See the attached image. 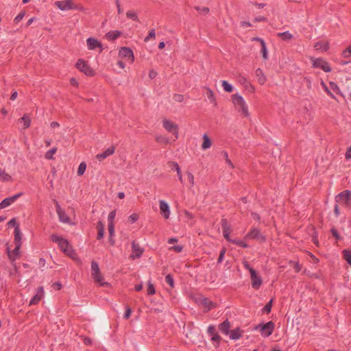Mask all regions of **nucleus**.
I'll list each match as a JSON object with an SVG mask.
<instances>
[{
    "label": "nucleus",
    "instance_id": "nucleus-23",
    "mask_svg": "<svg viewBox=\"0 0 351 351\" xmlns=\"http://www.w3.org/2000/svg\"><path fill=\"white\" fill-rule=\"evenodd\" d=\"M160 209L165 219L169 217L170 211L169 205L163 200L160 201Z\"/></svg>",
    "mask_w": 351,
    "mask_h": 351
},
{
    "label": "nucleus",
    "instance_id": "nucleus-52",
    "mask_svg": "<svg viewBox=\"0 0 351 351\" xmlns=\"http://www.w3.org/2000/svg\"><path fill=\"white\" fill-rule=\"evenodd\" d=\"M226 248L225 247H223L221 250H220V252H219V258L217 259V263H221L223 260V258H224V255L226 254Z\"/></svg>",
    "mask_w": 351,
    "mask_h": 351
},
{
    "label": "nucleus",
    "instance_id": "nucleus-58",
    "mask_svg": "<svg viewBox=\"0 0 351 351\" xmlns=\"http://www.w3.org/2000/svg\"><path fill=\"white\" fill-rule=\"evenodd\" d=\"M138 215H137L136 213H133L129 217L128 220L130 221V223H133L135 221H136L138 220Z\"/></svg>",
    "mask_w": 351,
    "mask_h": 351
},
{
    "label": "nucleus",
    "instance_id": "nucleus-53",
    "mask_svg": "<svg viewBox=\"0 0 351 351\" xmlns=\"http://www.w3.org/2000/svg\"><path fill=\"white\" fill-rule=\"evenodd\" d=\"M342 56L346 58L351 57V45L343 51Z\"/></svg>",
    "mask_w": 351,
    "mask_h": 351
},
{
    "label": "nucleus",
    "instance_id": "nucleus-13",
    "mask_svg": "<svg viewBox=\"0 0 351 351\" xmlns=\"http://www.w3.org/2000/svg\"><path fill=\"white\" fill-rule=\"evenodd\" d=\"M221 225L223 232V235L224 238L229 242H231L232 240L230 239V235L231 232L230 226L228 223V221L226 219H222L221 220Z\"/></svg>",
    "mask_w": 351,
    "mask_h": 351
},
{
    "label": "nucleus",
    "instance_id": "nucleus-21",
    "mask_svg": "<svg viewBox=\"0 0 351 351\" xmlns=\"http://www.w3.org/2000/svg\"><path fill=\"white\" fill-rule=\"evenodd\" d=\"M200 304L204 306L206 312L216 307V304L207 298H202L200 299Z\"/></svg>",
    "mask_w": 351,
    "mask_h": 351
},
{
    "label": "nucleus",
    "instance_id": "nucleus-7",
    "mask_svg": "<svg viewBox=\"0 0 351 351\" xmlns=\"http://www.w3.org/2000/svg\"><path fill=\"white\" fill-rule=\"evenodd\" d=\"M245 239H255L261 243L266 241V237L264 236L258 228H253L245 236Z\"/></svg>",
    "mask_w": 351,
    "mask_h": 351
},
{
    "label": "nucleus",
    "instance_id": "nucleus-35",
    "mask_svg": "<svg viewBox=\"0 0 351 351\" xmlns=\"http://www.w3.org/2000/svg\"><path fill=\"white\" fill-rule=\"evenodd\" d=\"M212 145L211 141L208 136L207 134H204L203 136V143L202 144V148L203 149H207L210 147Z\"/></svg>",
    "mask_w": 351,
    "mask_h": 351
},
{
    "label": "nucleus",
    "instance_id": "nucleus-49",
    "mask_svg": "<svg viewBox=\"0 0 351 351\" xmlns=\"http://www.w3.org/2000/svg\"><path fill=\"white\" fill-rule=\"evenodd\" d=\"M272 302L273 300H270V301L265 304V306L263 307V311L264 312H266L267 313H269L271 311L272 307Z\"/></svg>",
    "mask_w": 351,
    "mask_h": 351
},
{
    "label": "nucleus",
    "instance_id": "nucleus-8",
    "mask_svg": "<svg viewBox=\"0 0 351 351\" xmlns=\"http://www.w3.org/2000/svg\"><path fill=\"white\" fill-rule=\"evenodd\" d=\"M76 67L88 76H93L95 75L94 70L82 59L77 60Z\"/></svg>",
    "mask_w": 351,
    "mask_h": 351
},
{
    "label": "nucleus",
    "instance_id": "nucleus-17",
    "mask_svg": "<svg viewBox=\"0 0 351 351\" xmlns=\"http://www.w3.org/2000/svg\"><path fill=\"white\" fill-rule=\"evenodd\" d=\"M21 245L19 243L15 244V247L12 252H10V248L7 247L8 256L11 261H14L16 258L20 256L19 250Z\"/></svg>",
    "mask_w": 351,
    "mask_h": 351
},
{
    "label": "nucleus",
    "instance_id": "nucleus-12",
    "mask_svg": "<svg viewBox=\"0 0 351 351\" xmlns=\"http://www.w3.org/2000/svg\"><path fill=\"white\" fill-rule=\"evenodd\" d=\"M55 5L63 11L73 10V8H75L73 0L58 1L55 2Z\"/></svg>",
    "mask_w": 351,
    "mask_h": 351
},
{
    "label": "nucleus",
    "instance_id": "nucleus-27",
    "mask_svg": "<svg viewBox=\"0 0 351 351\" xmlns=\"http://www.w3.org/2000/svg\"><path fill=\"white\" fill-rule=\"evenodd\" d=\"M314 48L316 51L322 50L323 51H327L329 49V43L328 42H317Z\"/></svg>",
    "mask_w": 351,
    "mask_h": 351
},
{
    "label": "nucleus",
    "instance_id": "nucleus-15",
    "mask_svg": "<svg viewBox=\"0 0 351 351\" xmlns=\"http://www.w3.org/2000/svg\"><path fill=\"white\" fill-rule=\"evenodd\" d=\"M56 212L58 215L59 219L63 223H69L70 218L66 215L65 212L61 208L60 204L57 201H55Z\"/></svg>",
    "mask_w": 351,
    "mask_h": 351
},
{
    "label": "nucleus",
    "instance_id": "nucleus-1",
    "mask_svg": "<svg viewBox=\"0 0 351 351\" xmlns=\"http://www.w3.org/2000/svg\"><path fill=\"white\" fill-rule=\"evenodd\" d=\"M51 240L53 242L58 243L61 251H62L65 254L73 258V255L75 252L70 245L68 240L54 234L51 235Z\"/></svg>",
    "mask_w": 351,
    "mask_h": 351
},
{
    "label": "nucleus",
    "instance_id": "nucleus-18",
    "mask_svg": "<svg viewBox=\"0 0 351 351\" xmlns=\"http://www.w3.org/2000/svg\"><path fill=\"white\" fill-rule=\"evenodd\" d=\"M132 254L131 257L133 259L141 257L143 252V249L141 248L138 243H136L135 241L132 243Z\"/></svg>",
    "mask_w": 351,
    "mask_h": 351
},
{
    "label": "nucleus",
    "instance_id": "nucleus-16",
    "mask_svg": "<svg viewBox=\"0 0 351 351\" xmlns=\"http://www.w3.org/2000/svg\"><path fill=\"white\" fill-rule=\"evenodd\" d=\"M22 193H19L16 195H14L12 197H6L0 203V209L5 208L14 203L20 196H21Z\"/></svg>",
    "mask_w": 351,
    "mask_h": 351
},
{
    "label": "nucleus",
    "instance_id": "nucleus-25",
    "mask_svg": "<svg viewBox=\"0 0 351 351\" xmlns=\"http://www.w3.org/2000/svg\"><path fill=\"white\" fill-rule=\"evenodd\" d=\"M243 333V330H241V328L238 327L230 331V338L232 340H237L241 337Z\"/></svg>",
    "mask_w": 351,
    "mask_h": 351
},
{
    "label": "nucleus",
    "instance_id": "nucleus-22",
    "mask_svg": "<svg viewBox=\"0 0 351 351\" xmlns=\"http://www.w3.org/2000/svg\"><path fill=\"white\" fill-rule=\"evenodd\" d=\"M114 151H115V147L110 146V147L107 148L104 152L97 154L96 158L99 161H102L105 158H106L108 156L112 155L114 153Z\"/></svg>",
    "mask_w": 351,
    "mask_h": 351
},
{
    "label": "nucleus",
    "instance_id": "nucleus-62",
    "mask_svg": "<svg viewBox=\"0 0 351 351\" xmlns=\"http://www.w3.org/2000/svg\"><path fill=\"white\" fill-rule=\"evenodd\" d=\"M132 313V310L130 307H127L125 314H124V318L128 319L130 317Z\"/></svg>",
    "mask_w": 351,
    "mask_h": 351
},
{
    "label": "nucleus",
    "instance_id": "nucleus-30",
    "mask_svg": "<svg viewBox=\"0 0 351 351\" xmlns=\"http://www.w3.org/2000/svg\"><path fill=\"white\" fill-rule=\"evenodd\" d=\"M169 165L170 167H171L172 169H175L176 171L177 175H178V178H179V180L181 182H183L182 174L178 162L172 161V162H169Z\"/></svg>",
    "mask_w": 351,
    "mask_h": 351
},
{
    "label": "nucleus",
    "instance_id": "nucleus-50",
    "mask_svg": "<svg viewBox=\"0 0 351 351\" xmlns=\"http://www.w3.org/2000/svg\"><path fill=\"white\" fill-rule=\"evenodd\" d=\"M156 293L155 287L151 282H148L147 294L154 295Z\"/></svg>",
    "mask_w": 351,
    "mask_h": 351
},
{
    "label": "nucleus",
    "instance_id": "nucleus-44",
    "mask_svg": "<svg viewBox=\"0 0 351 351\" xmlns=\"http://www.w3.org/2000/svg\"><path fill=\"white\" fill-rule=\"evenodd\" d=\"M165 282L169 285L171 288L174 287V280L171 274H167L165 276Z\"/></svg>",
    "mask_w": 351,
    "mask_h": 351
},
{
    "label": "nucleus",
    "instance_id": "nucleus-34",
    "mask_svg": "<svg viewBox=\"0 0 351 351\" xmlns=\"http://www.w3.org/2000/svg\"><path fill=\"white\" fill-rule=\"evenodd\" d=\"M19 121H22L23 123V128L27 129L30 126L31 124V119L27 114H25L23 117H21Z\"/></svg>",
    "mask_w": 351,
    "mask_h": 351
},
{
    "label": "nucleus",
    "instance_id": "nucleus-59",
    "mask_svg": "<svg viewBox=\"0 0 351 351\" xmlns=\"http://www.w3.org/2000/svg\"><path fill=\"white\" fill-rule=\"evenodd\" d=\"M25 16V12H20L15 18H14V22L15 23H19L20 22L24 17Z\"/></svg>",
    "mask_w": 351,
    "mask_h": 351
},
{
    "label": "nucleus",
    "instance_id": "nucleus-54",
    "mask_svg": "<svg viewBox=\"0 0 351 351\" xmlns=\"http://www.w3.org/2000/svg\"><path fill=\"white\" fill-rule=\"evenodd\" d=\"M115 216H116V210H112L109 213L108 217V223H114Z\"/></svg>",
    "mask_w": 351,
    "mask_h": 351
},
{
    "label": "nucleus",
    "instance_id": "nucleus-61",
    "mask_svg": "<svg viewBox=\"0 0 351 351\" xmlns=\"http://www.w3.org/2000/svg\"><path fill=\"white\" fill-rule=\"evenodd\" d=\"M223 156L226 159V162L230 165L231 166L232 168L234 167L232 162L230 161V160L228 158V153L226 152H223Z\"/></svg>",
    "mask_w": 351,
    "mask_h": 351
},
{
    "label": "nucleus",
    "instance_id": "nucleus-19",
    "mask_svg": "<svg viewBox=\"0 0 351 351\" xmlns=\"http://www.w3.org/2000/svg\"><path fill=\"white\" fill-rule=\"evenodd\" d=\"M44 296V289L43 287L37 289L36 294L31 299L29 305L37 304Z\"/></svg>",
    "mask_w": 351,
    "mask_h": 351
},
{
    "label": "nucleus",
    "instance_id": "nucleus-60",
    "mask_svg": "<svg viewBox=\"0 0 351 351\" xmlns=\"http://www.w3.org/2000/svg\"><path fill=\"white\" fill-rule=\"evenodd\" d=\"M173 99L178 102H182L184 100V96L180 94H175L173 95Z\"/></svg>",
    "mask_w": 351,
    "mask_h": 351
},
{
    "label": "nucleus",
    "instance_id": "nucleus-29",
    "mask_svg": "<svg viewBox=\"0 0 351 351\" xmlns=\"http://www.w3.org/2000/svg\"><path fill=\"white\" fill-rule=\"evenodd\" d=\"M121 34L122 32L121 31L114 30L108 32L105 36L109 40H114L117 38H118Z\"/></svg>",
    "mask_w": 351,
    "mask_h": 351
},
{
    "label": "nucleus",
    "instance_id": "nucleus-31",
    "mask_svg": "<svg viewBox=\"0 0 351 351\" xmlns=\"http://www.w3.org/2000/svg\"><path fill=\"white\" fill-rule=\"evenodd\" d=\"M97 229L98 231L97 239L98 240H100L104 237V226L101 221H98V223L97 224Z\"/></svg>",
    "mask_w": 351,
    "mask_h": 351
},
{
    "label": "nucleus",
    "instance_id": "nucleus-43",
    "mask_svg": "<svg viewBox=\"0 0 351 351\" xmlns=\"http://www.w3.org/2000/svg\"><path fill=\"white\" fill-rule=\"evenodd\" d=\"M86 164L84 162H81L78 167V169H77V175L78 176L83 175L84 171H86Z\"/></svg>",
    "mask_w": 351,
    "mask_h": 351
},
{
    "label": "nucleus",
    "instance_id": "nucleus-41",
    "mask_svg": "<svg viewBox=\"0 0 351 351\" xmlns=\"http://www.w3.org/2000/svg\"><path fill=\"white\" fill-rule=\"evenodd\" d=\"M195 9L199 12V14L203 15H207L209 12L210 9L208 7H203L201 8L199 6H195Z\"/></svg>",
    "mask_w": 351,
    "mask_h": 351
},
{
    "label": "nucleus",
    "instance_id": "nucleus-26",
    "mask_svg": "<svg viewBox=\"0 0 351 351\" xmlns=\"http://www.w3.org/2000/svg\"><path fill=\"white\" fill-rule=\"evenodd\" d=\"M255 73L258 83L261 85H263L267 81V77L265 75L263 71L261 69L258 68L256 70Z\"/></svg>",
    "mask_w": 351,
    "mask_h": 351
},
{
    "label": "nucleus",
    "instance_id": "nucleus-39",
    "mask_svg": "<svg viewBox=\"0 0 351 351\" xmlns=\"http://www.w3.org/2000/svg\"><path fill=\"white\" fill-rule=\"evenodd\" d=\"M223 88V90L227 92V93H231L232 92L233 90V88H232V86L230 85L227 81H222V84H221Z\"/></svg>",
    "mask_w": 351,
    "mask_h": 351
},
{
    "label": "nucleus",
    "instance_id": "nucleus-51",
    "mask_svg": "<svg viewBox=\"0 0 351 351\" xmlns=\"http://www.w3.org/2000/svg\"><path fill=\"white\" fill-rule=\"evenodd\" d=\"M312 241L313 242V243L316 245V246H319V241H318V239H317V233L315 229V228H313V238H312Z\"/></svg>",
    "mask_w": 351,
    "mask_h": 351
},
{
    "label": "nucleus",
    "instance_id": "nucleus-28",
    "mask_svg": "<svg viewBox=\"0 0 351 351\" xmlns=\"http://www.w3.org/2000/svg\"><path fill=\"white\" fill-rule=\"evenodd\" d=\"M254 40H258L260 42L261 45V52L262 53L263 58L264 60H267V58H268L267 50L266 44H265V41L260 38H254Z\"/></svg>",
    "mask_w": 351,
    "mask_h": 351
},
{
    "label": "nucleus",
    "instance_id": "nucleus-47",
    "mask_svg": "<svg viewBox=\"0 0 351 351\" xmlns=\"http://www.w3.org/2000/svg\"><path fill=\"white\" fill-rule=\"evenodd\" d=\"M156 36V32L154 29H152L149 32L148 35L145 38L144 41L148 42L149 40L155 38Z\"/></svg>",
    "mask_w": 351,
    "mask_h": 351
},
{
    "label": "nucleus",
    "instance_id": "nucleus-36",
    "mask_svg": "<svg viewBox=\"0 0 351 351\" xmlns=\"http://www.w3.org/2000/svg\"><path fill=\"white\" fill-rule=\"evenodd\" d=\"M206 90L208 99L210 100L211 103H213L215 106H216L217 103L213 91L210 88L208 87H206Z\"/></svg>",
    "mask_w": 351,
    "mask_h": 351
},
{
    "label": "nucleus",
    "instance_id": "nucleus-38",
    "mask_svg": "<svg viewBox=\"0 0 351 351\" xmlns=\"http://www.w3.org/2000/svg\"><path fill=\"white\" fill-rule=\"evenodd\" d=\"M343 258L351 265V250H344L343 251Z\"/></svg>",
    "mask_w": 351,
    "mask_h": 351
},
{
    "label": "nucleus",
    "instance_id": "nucleus-10",
    "mask_svg": "<svg viewBox=\"0 0 351 351\" xmlns=\"http://www.w3.org/2000/svg\"><path fill=\"white\" fill-rule=\"evenodd\" d=\"M163 127L169 132L173 133L176 138H178V125L168 119H164L162 121Z\"/></svg>",
    "mask_w": 351,
    "mask_h": 351
},
{
    "label": "nucleus",
    "instance_id": "nucleus-48",
    "mask_svg": "<svg viewBox=\"0 0 351 351\" xmlns=\"http://www.w3.org/2000/svg\"><path fill=\"white\" fill-rule=\"evenodd\" d=\"M156 141L160 143L167 144L169 139L164 136H157L156 137Z\"/></svg>",
    "mask_w": 351,
    "mask_h": 351
},
{
    "label": "nucleus",
    "instance_id": "nucleus-6",
    "mask_svg": "<svg viewBox=\"0 0 351 351\" xmlns=\"http://www.w3.org/2000/svg\"><path fill=\"white\" fill-rule=\"evenodd\" d=\"M311 60L313 68H319L326 73L330 72L332 70L329 63L322 58H315L311 57Z\"/></svg>",
    "mask_w": 351,
    "mask_h": 351
},
{
    "label": "nucleus",
    "instance_id": "nucleus-42",
    "mask_svg": "<svg viewBox=\"0 0 351 351\" xmlns=\"http://www.w3.org/2000/svg\"><path fill=\"white\" fill-rule=\"evenodd\" d=\"M57 152V147H53L47 151L45 155V158L51 160L53 159V154Z\"/></svg>",
    "mask_w": 351,
    "mask_h": 351
},
{
    "label": "nucleus",
    "instance_id": "nucleus-20",
    "mask_svg": "<svg viewBox=\"0 0 351 351\" xmlns=\"http://www.w3.org/2000/svg\"><path fill=\"white\" fill-rule=\"evenodd\" d=\"M88 48L90 50H93L96 48H100L99 52H101L102 49V45L101 43L98 41L97 39L93 38H88L86 40Z\"/></svg>",
    "mask_w": 351,
    "mask_h": 351
},
{
    "label": "nucleus",
    "instance_id": "nucleus-11",
    "mask_svg": "<svg viewBox=\"0 0 351 351\" xmlns=\"http://www.w3.org/2000/svg\"><path fill=\"white\" fill-rule=\"evenodd\" d=\"M119 56L127 59L130 63H133L134 61V53L130 47H121L119 49Z\"/></svg>",
    "mask_w": 351,
    "mask_h": 351
},
{
    "label": "nucleus",
    "instance_id": "nucleus-32",
    "mask_svg": "<svg viewBox=\"0 0 351 351\" xmlns=\"http://www.w3.org/2000/svg\"><path fill=\"white\" fill-rule=\"evenodd\" d=\"M15 244L19 243L21 245V233L20 232L19 226H16L14 228V240Z\"/></svg>",
    "mask_w": 351,
    "mask_h": 351
},
{
    "label": "nucleus",
    "instance_id": "nucleus-2",
    "mask_svg": "<svg viewBox=\"0 0 351 351\" xmlns=\"http://www.w3.org/2000/svg\"><path fill=\"white\" fill-rule=\"evenodd\" d=\"M232 99L234 106L237 108L238 110L241 113L243 117H247L250 116L248 108L243 98L239 94H234L232 95Z\"/></svg>",
    "mask_w": 351,
    "mask_h": 351
},
{
    "label": "nucleus",
    "instance_id": "nucleus-55",
    "mask_svg": "<svg viewBox=\"0 0 351 351\" xmlns=\"http://www.w3.org/2000/svg\"><path fill=\"white\" fill-rule=\"evenodd\" d=\"M330 232L332 234V235L337 239V240H341V236L339 235L338 231L337 230V229H335V228H332L331 230H330Z\"/></svg>",
    "mask_w": 351,
    "mask_h": 351
},
{
    "label": "nucleus",
    "instance_id": "nucleus-56",
    "mask_svg": "<svg viewBox=\"0 0 351 351\" xmlns=\"http://www.w3.org/2000/svg\"><path fill=\"white\" fill-rule=\"evenodd\" d=\"M108 232L110 236H114V223H109L108 227Z\"/></svg>",
    "mask_w": 351,
    "mask_h": 351
},
{
    "label": "nucleus",
    "instance_id": "nucleus-64",
    "mask_svg": "<svg viewBox=\"0 0 351 351\" xmlns=\"http://www.w3.org/2000/svg\"><path fill=\"white\" fill-rule=\"evenodd\" d=\"M345 157L347 160L351 159V145L348 148L345 154Z\"/></svg>",
    "mask_w": 351,
    "mask_h": 351
},
{
    "label": "nucleus",
    "instance_id": "nucleus-5",
    "mask_svg": "<svg viewBox=\"0 0 351 351\" xmlns=\"http://www.w3.org/2000/svg\"><path fill=\"white\" fill-rule=\"evenodd\" d=\"M274 326V323L269 321L265 324H259L256 326L255 329L259 330L262 336L267 337L273 333Z\"/></svg>",
    "mask_w": 351,
    "mask_h": 351
},
{
    "label": "nucleus",
    "instance_id": "nucleus-63",
    "mask_svg": "<svg viewBox=\"0 0 351 351\" xmlns=\"http://www.w3.org/2000/svg\"><path fill=\"white\" fill-rule=\"evenodd\" d=\"M8 226L9 227H16V226H19V224L16 223V219L14 218L12 219L8 223Z\"/></svg>",
    "mask_w": 351,
    "mask_h": 351
},
{
    "label": "nucleus",
    "instance_id": "nucleus-40",
    "mask_svg": "<svg viewBox=\"0 0 351 351\" xmlns=\"http://www.w3.org/2000/svg\"><path fill=\"white\" fill-rule=\"evenodd\" d=\"M330 88L335 91L336 93L341 95L342 97H344V95L341 93V90L337 86V84L333 82H330Z\"/></svg>",
    "mask_w": 351,
    "mask_h": 351
},
{
    "label": "nucleus",
    "instance_id": "nucleus-3",
    "mask_svg": "<svg viewBox=\"0 0 351 351\" xmlns=\"http://www.w3.org/2000/svg\"><path fill=\"white\" fill-rule=\"evenodd\" d=\"M91 276L93 280L99 283L100 286H108L109 283L104 281V278L100 272L98 263L95 261H91Z\"/></svg>",
    "mask_w": 351,
    "mask_h": 351
},
{
    "label": "nucleus",
    "instance_id": "nucleus-46",
    "mask_svg": "<svg viewBox=\"0 0 351 351\" xmlns=\"http://www.w3.org/2000/svg\"><path fill=\"white\" fill-rule=\"evenodd\" d=\"M126 16L128 18L133 19L134 21H138V18L136 12L129 10L126 13Z\"/></svg>",
    "mask_w": 351,
    "mask_h": 351
},
{
    "label": "nucleus",
    "instance_id": "nucleus-37",
    "mask_svg": "<svg viewBox=\"0 0 351 351\" xmlns=\"http://www.w3.org/2000/svg\"><path fill=\"white\" fill-rule=\"evenodd\" d=\"M0 178L3 180V181H10L12 180V178L10 175H8V173H6L5 172V170L4 169H2L0 168Z\"/></svg>",
    "mask_w": 351,
    "mask_h": 351
},
{
    "label": "nucleus",
    "instance_id": "nucleus-57",
    "mask_svg": "<svg viewBox=\"0 0 351 351\" xmlns=\"http://www.w3.org/2000/svg\"><path fill=\"white\" fill-rule=\"evenodd\" d=\"M186 175H187L188 180H189L191 185L192 186H194L195 182H194V176L193 175V173L191 172L187 171Z\"/></svg>",
    "mask_w": 351,
    "mask_h": 351
},
{
    "label": "nucleus",
    "instance_id": "nucleus-14",
    "mask_svg": "<svg viewBox=\"0 0 351 351\" xmlns=\"http://www.w3.org/2000/svg\"><path fill=\"white\" fill-rule=\"evenodd\" d=\"M250 277L252 288L254 289H259L262 285L263 281L261 278L257 275L256 271L254 269H251Z\"/></svg>",
    "mask_w": 351,
    "mask_h": 351
},
{
    "label": "nucleus",
    "instance_id": "nucleus-4",
    "mask_svg": "<svg viewBox=\"0 0 351 351\" xmlns=\"http://www.w3.org/2000/svg\"><path fill=\"white\" fill-rule=\"evenodd\" d=\"M336 202L340 203L345 206H351V191L344 190L339 193L335 197Z\"/></svg>",
    "mask_w": 351,
    "mask_h": 351
},
{
    "label": "nucleus",
    "instance_id": "nucleus-9",
    "mask_svg": "<svg viewBox=\"0 0 351 351\" xmlns=\"http://www.w3.org/2000/svg\"><path fill=\"white\" fill-rule=\"evenodd\" d=\"M207 332L209 336L211 337V341L214 343L215 347L218 348L221 341V337L218 334L215 327L213 325H210L208 327Z\"/></svg>",
    "mask_w": 351,
    "mask_h": 351
},
{
    "label": "nucleus",
    "instance_id": "nucleus-45",
    "mask_svg": "<svg viewBox=\"0 0 351 351\" xmlns=\"http://www.w3.org/2000/svg\"><path fill=\"white\" fill-rule=\"evenodd\" d=\"M231 243L236 244L237 245L242 247L243 248L248 247V245L242 240L234 239V240H232L231 241Z\"/></svg>",
    "mask_w": 351,
    "mask_h": 351
},
{
    "label": "nucleus",
    "instance_id": "nucleus-24",
    "mask_svg": "<svg viewBox=\"0 0 351 351\" xmlns=\"http://www.w3.org/2000/svg\"><path fill=\"white\" fill-rule=\"evenodd\" d=\"M231 327L230 323L228 319H226L221 324L219 325V330L225 335H228L230 328Z\"/></svg>",
    "mask_w": 351,
    "mask_h": 351
},
{
    "label": "nucleus",
    "instance_id": "nucleus-33",
    "mask_svg": "<svg viewBox=\"0 0 351 351\" xmlns=\"http://www.w3.org/2000/svg\"><path fill=\"white\" fill-rule=\"evenodd\" d=\"M277 36L280 38L282 40L287 41L293 38V36L289 32H280L277 34Z\"/></svg>",
    "mask_w": 351,
    "mask_h": 351
}]
</instances>
